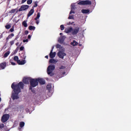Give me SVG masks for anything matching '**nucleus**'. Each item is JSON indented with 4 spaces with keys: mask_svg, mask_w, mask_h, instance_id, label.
Returning <instances> with one entry per match:
<instances>
[{
    "mask_svg": "<svg viewBox=\"0 0 131 131\" xmlns=\"http://www.w3.org/2000/svg\"><path fill=\"white\" fill-rule=\"evenodd\" d=\"M39 17H40V13L38 12L36 17L35 18V20L36 21L37 20V19H39Z\"/></svg>",
    "mask_w": 131,
    "mask_h": 131,
    "instance_id": "nucleus-25",
    "label": "nucleus"
},
{
    "mask_svg": "<svg viewBox=\"0 0 131 131\" xmlns=\"http://www.w3.org/2000/svg\"><path fill=\"white\" fill-rule=\"evenodd\" d=\"M33 13H34V9H33V7H32V9L30 10L27 15L28 18H29L30 16H32V15L33 14Z\"/></svg>",
    "mask_w": 131,
    "mask_h": 131,
    "instance_id": "nucleus-15",
    "label": "nucleus"
},
{
    "mask_svg": "<svg viewBox=\"0 0 131 131\" xmlns=\"http://www.w3.org/2000/svg\"><path fill=\"white\" fill-rule=\"evenodd\" d=\"M79 32V27H77L75 29H73L72 30V35H76Z\"/></svg>",
    "mask_w": 131,
    "mask_h": 131,
    "instance_id": "nucleus-7",
    "label": "nucleus"
},
{
    "mask_svg": "<svg viewBox=\"0 0 131 131\" xmlns=\"http://www.w3.org/2000/svg\"><path fill=\"white\" fill-rule=\"evenodd\" d=\"M57 56L59 58H60V59H64V57L66 56V53L63 52V51H59L57 53Z\"/></svg>",
    "mask_w": 131,
    "mask_h": 131,
    "instance_id": "nucleus-9",
    "label": "nucleus"
},
{
    "mask_svg": "<svg viewBox=\"0 0 131 131\" xmlns=\"http://www.w3.org/2000/svg\"><path fill=\"white\" fill-rule=\"evenodd\" d=\"M11 89L13 90L11 98L12 100H17L19 99V94L21 93V89H24V83L23 82H19L18 84L13 82L11 84Z\"/></svg>",
    "mask_w": 131,
    "mask_h": 131,
    "instance_id": "nucleus-1",
    "label": "nucleus"
},
{
    "mask_svg": "<svg viewBox=\"0 0 131 131\" xmlns=\"http://www.w3.org/2000/svg\"><path fill=\"white\" fill-rule=\"evenodd\" d=\"M20 51H23L24 50V46H21L20 48H19Z\"/></svg>",
    "mask_w": 131,
    "mask_h": 131,
    "instance_id": "nucleus-39",
    "label": "nucleus"
},
{
    "mask_svg": "<svg viewBox=\"0 0 131 131\" xmlns=\"http://www.w3.org/2000/svg\"><path fill=\"white\" fill-rule=\"evenodd\" d=\"M75 14V12H74V11L71 10V11L70 12V14Z\"/></svg>",
    "mask_w": 131,
    "mask_h": 131,
    "instance_id": "nucleus-38",
    "label": "nucleus"
},
{
    "mask_svg": "<svg viewBox=\"0 0 131 131\" xmlns=\"http://www.w3.org/2000/svg\"><path fill=\"white\" fill-rule=\"evenodd\" d=\"M55 70V65L50 64L47 68V73L50 76H54L55 73H53V71Z\"/></svg>",
    "mask_w": 131,
    "mask_h": 131,
    "instance_id": "nucleus-3",
    "label": "nucleus"
},
{
    "mask_svg": "<svg viewBox=\"0 0 131 131\" xmlns=\"http://www.w3.org/2000/svg\"><path fill=\"white\" fill-rule=\"evenodd\" d=\"M63 34L62 33H60V35H62Z\"/></svg>",
    "mask_w": 131,
    "mask_h": 131,
    "instance_id": "nucleus-52",
    "label": "nucleus"
},
{
    "mask_svg": "<svg viewBox=\"0 0 131 131\" xmlns=\"http://www.w3.org/2000/svg\"><path fill=\"white\" fill-rule=\"evenodd\" d=\"M23 25L24 27H27V23H26V20H24L23 22Z\"/></svg>",
    "mask_w": 131,
    "mask_h": 131,
    "instance_id": "nucleus-27",
    "label": "nucleus"
},
{
    "mask_svg": "<svg viewBox=\"0 0 131 131\" xmlns=\"http://www.w3.org/2000/svg\"><path fill=\"white\" fill-rule=\"evenodd\" d=\"M19 38V35H17L16 37H15L14 40H17Z\"/></svg>",
    "mask_w": 131,
    "mask_h": 131,
    "instance_id": "nucleus-44",
    "label": "nucleus"
},
{
    "mask_svg": "<svg viewBox=\"0 0 131 131\" xmlns=\"http://www.w3.org/2000/svg\"><path fill=\"white\" fill-rule=\"evenodd\" d=\"M31 79V78L30 77L24 78L23 80V81L24 83H25V84H29V82H30Z\"/></svg>",
    "mask_w": 131,
    "mask_h": 131,
    "instance_id": "nucleus-10",
    "label": "nucleus"
},
{
    "mask_svg": "<svg viewBox=\"0 0 131 131\" xmlns=\"http://www.w3.org/2000/svg\"><path fill=\"white\" fill-rule=\"evenodd\" d=\"M39 23V21H38V20H37L36 21V24L38 25Z\"/></svg>",
    "mask_w": 131,
    "mask_h": 131,
    "instance_id": "nucleus-47",
    "label": "nucleus"
},
{
    "mask_svg": "<svg viewBox=\"0 0 131 131\" xmlns=\"http://www.w3.org/2000/svg\"><path fill=\"white\" fill-rule=\"evenodd\" d=\"M45 58H46V59H49V56L46 55V56H45Z\"/></svg>",
    "mask_w": 131,
    "mask_h": 131,
    "instance_id": "nucleus-50",
    "label": "nucleus"
},
{
    "mask_svg": "<svg viewBox=\"0 0 131 131\" xmlns=\"http://www.w3.org/2000/svg\"><path fill=\"white\" fill-rule=\"evenodd\" d=\"M21 45H22V43H21L20 45H19V47L21 46Z\"/></svg>",
    "mask_w": 131,
    "mask_h": 131,
    "instance_id": "nucleus-53",
    "label": "nucleus"
},
{
    "mask_svg": "<svg viewBox=\"0 0 131 131\" xmlns=\"http://www.w3.org/2000/svg\"><path fill=\"white\" fill-rule=\"evenodd\" d=\"M14 34L12 33L10 35H8V36L6 38V40L8 41V40H9V39H10V38H12V37H13L14 36Z\"/></svg>",
    "mask_w": 131,
    "mask_h": 131,
    "instance_id": "nucleus-20",
    "label": "nucleus"
},
{
    "mask_svg": "<svg viewBox=\"0 0 131 131\" xmlns=\"http://www.w3.org/2000/svg\"><path fill=\"white\" fill-rule=\"evenodd\" d=\"M16 46H19V42H17L16 43Z\"/></svg>",
    "mask_w": 131,
    "mask_h": 131,
    "instance_id": "nucleus-51",
    "label": "nucleus"
},
{
    "mask_svg": "<svg viewBox=\"0 0 131 131\" xmlns=\"http://www.w3.org/2000/svg\"><path fill=\"white\" fill-rule=\"evenodd\" d=\"M23 41V42H28V39H24Z\"/></svg>",
    "mask_w": 131,
    "mask_h": 131,
    "instance_id": "nucleus-41",
    "label": "nucleus"
},
{
    "mask_svg": "<svg viewBox=\"0 0 131 131\" xmlns=\"http://www.w3.org/2000/svg\"><path fill=\"white\" fill-rule=\"evenodd\" d=\"M72 30H73V28H72V27H70L65 29L64 32H66V33H70L71 32L72 33Z\"/></svg>",
    "mask_w": 131,
    "mask_h": 131,
    "instance_id": "nucleus-13",
    "label": "nucleus"
},
{
    "mask_svg": "<svg viewBox=\"0 0 131 131\" xmlns=\"http://www.w3.org/2000/svg\"><path fill=\"white\" fill-rule=\"evenodd\" d=\"M13 60L14 61H16L17 63H18V61H19V57H18V56H16L14 57Z\"/></svg>",
    "mask_w": 131,
    "mask_h": 131,
    "instance_id": "nucleus-28",
    "label": "nucleus"
},
{
    "mask_svg": "<svg viewBox=\"0 0 131 131\" xmlns=\"http://www.w3.org/2000/svg\"><path fill=\"white\" fill-rule=\"evenodd\" d=\"M9 55H10V51H7L5 53L4 57V58H7V57H8V56H9Z\"/></svg>",
    "mask_w": 131,
    "mask_h": 131,
    "instance_id": "nucleus-24",
    "label": "nucleus"
},
{
    "mask_svg": "<svg viewBox=\"0 0 131 131\" xmlns=\"http://www.w3.org/2000/svg\"><path fill=\"white\" fill-rule=\"evenodd\" d=\"M37 4H38V1H36L34 2V5L32 7L34 9V8H36L37 7Z\"/></svg>",
    "mask_w": 131,
    "mask_h": 131,
    "instance_id": "nucleus-26",
    "label": "nucleus"
},
{
    "mask_svg": "<svg viewBox=\"0 0 131 131\" xmlns=\"http://www.w3.org/2000/svg\"><path fill=\"white\" fill-rule=\"evenodd\" d=\"M28 38L29 39H30V38H31V36L30 35H29L28 36Z\"/></svg>",
    "mask_w": 131,
    "mask_h": 131,
    "instance_id": "nucleus-48",
    "label": "nucleus"
},
{
    "mask_svg": "<svg viewBox=\"0 0 131 131\" xmlns=\"http://www.w3.org/2000/svg\"><path fill=\"white\" fill-rule=\"evenodd\" d=\"M37 80L38 81V82H39V83L41 85H42L43 84H46V81H45V80H43L42 78H38V79H37Z\"/></svg>",
    "mask_w": 131,
    "mask_h": 131,
    "instance_id": "nucleus-11",
    "label": "nucleus"
},
{
    "mask_svg": "<svg viewBox=\"0 0 131 131\" xmlns=\"http://www.w3.org/2000/svg\"><path fill=\"white\" fill-rule=\"evenodd\" d=\"M10 118V115L9 114H4L3 115L1 118V121L3 123H5V122H7L9 120Z\"/></svg>",
    "mask_w": 131,
    "mask_h": 131,
    "instance_id": "nucleus-5",
    "label": "nucleus"
},
{
    "mask_svg": "<svg viewBox=\"0 0 131 131\" xmlns=\"http://www.w3.org/2000/svg\"><path fill=\"white\" fill-rule=\"evenodd\" d=\"M65 38H66V37L64 36H61L58 39L59 42L60 43H63V42H64V40H65Z\"/></svg>",
    "mask_w": 131,
    "mask_h": 131,
    "instance_id": "nucleus-12",
    "label": "nucleus"
},
{
    "mask_svg": "<svg viewBox=\"0 0 131 131\" xmlns=\"http://www.w3.org/2000/svg\"><path fill=\"white\" fill-rule=\"evenodd\" d=\"M23 58L24 60H25L26 59V54H23Z\"/></svg>",
    "mask_w": 131,
    "mask_h": 131,
    "instance_id": "nucleus-37",
    "label": "nucleus"
},
{
    "mask_svg": "<svg viewBox=\"0 0 131 131\" xmlns=\"http://www.w3.org/2000/svg\"><path fill=\"white\" fill-rule=\"evenodd\" d=\"M27 0H22L21 1V4H24V3H26V2L27 1Z\"/></svg>",
    "mask_w": 131,
    "mask_h": 131,
    "instance_id": "nucleus-45",
    "label": "nucleus"
},
{
    "mask_svg": "<svg viewBox=\"0 0 131 131\" xmlns=\"http://www.w3.org/2000/svg\"><path fill=\"white\" fill-rule=\"evenodd\" d=\"M24 125H25V123L24 122L22 121L19 123V126L21 127V128H22Z\"/></svg>",
    "mask_w": 131,
    "mask_h": 131,
    "instance_id": "nucleus-22",
    "label": "nucleus"
},
{
    "mask_svg": "<svg viewBox=\"0 0 131 131\" xmlns=\"http://www.w3.org/2000/svg\"><path fill=\"white\" fill-rule=\"evenodd\" d=\"M78 5H79L80 6H91V5H92V1H90L89 0L80 1L79 3H78Z\"/></svg>",
    "mask_w": 131,
    "mask_h": 131,
    "instance_id": "nucleus-4",
    "label": "nucleus"
},
{
    "mask_svg": "<svg viewBox=\"0 0 131 131\" xmlns=\"http://www.w3.org/2000/svg\"><path fill=\"white\" fill-rule=\"evenodd\" d=\"M71 45L73 47H75V46H77V45H78V43L76 42V40H73V42L71 43Z\"/></svg>",
    "mask_w": 131,
    "mask_h": 131,
    "instance_id": "nucleus-21",
    "label": "nucleus"
},
{
    "mask_svg": "<svg viewBox=\"0 0 131 131\" xmlns=\"http://www.w3.org/2000/svg\"><path fill=\"white\" fill-rule=\"evenodd\" d=\"M5 28L6 29H10L11 28V25H7L5 26Z\"/></svg>",
    "mask_w": 131,
    "mask_h": 131,
    "instance_id": "nucleus-29",
    "label": "nucleus"
},
{
    "mask_svg": "<svg viewBox=\"0 0 131 131\" xmlns=\"http://www.w3.org/2000/svg\"><path fill=\"white\" fill-rule=\"evenodd\" d=\"M27 3L28 5H31L32 4V0H28Z\"/></svg>",
    "mask_w": 131,
    "mask_h": 131,
    "instance_id": "nucleus-31",
    "label": "nucleus"
},
{
    "mask_svg": "<svg viewBox=\"0 0 131 131\" xmlns=\"http://www.w3.org/2000/svg\"><path fill=\"white\" fill-rule=\"evenodd\" d=\"M30 83L31 86L29 88V90H31V91L33 92V90H32V88H35V86H37V85H38L37 79L31 78L30 81Z\"/></svg>",
    "mask_w": 131,
    "mask_h": 131,
    "instance_id": "nucleus-2",
    "label": "nucleus"
},
{
    "mask_svg": "<svg viewBox=\"0 0 131 131\" xmlns=\"http://www.w3.org/2000/svg\"><path fill=\"white\" fill-rule=\"evenodd\" d=\"M15 40H12L10 41V46H13Z\"/></svg>",
    "mask_w": 131,
    "mask_h": 131,
    "instance_id": "nucleus-35",
    "label": "nucleus"
},
{
    "mask_svg": "<svg viewBox=\"0 0 131 131\" xmlns=\"http://www.w3.org/2000/svg\"><path fill=\"white\" fill-rule=\"evenodd\" d=\"M65 68H66V67L63 66H61L59 68V69H60V70H61V69H65Z\"/></svg>",
    "mask_w": 131,
    "mask_h": 131,
    "instance_id": "nucleus-36",
    "label": "nucleus"
},
{
    "mask_svg": "<svg viewBox=\"0 0 131 131\" xmlns=\"http://www.w3.org/2000/svg\"><path fill=\"white\" fill-rule=\"evenodd\" d=\"M74 21H73L72 23L71 21H70L68 23H67V25H73L74 24Z\"/></svg>",
    "mask_w": 131,
    "mask_h": 131,
    "instance_id": "nucleus-33",
    "label": "nucleus"
},
{
    "mask_svg": "<svg viewBox=\"0 0 131 131\" xmlns=\"http://www.w3.org/2000/svg\"><path fill=\"white\" fill-rule=\"evenodd\" d=\"M25 63H26V61L25 60H17V63L18 64V65H24V64H25Z\"/></svg>",
    "mask_w": 131,
    "mask_h": 131,
    "instance_id": "nucleus-17",
    "label": "nucleus"
},
{
    "mask_svg": "<svg viewBox=\"0 0 131 131\" xmlns=\"http://www.w3.org/2000/svg\"><path fill=\"white\" fill-rule=\"evenodd\" d=\"M29 30H35V27L33 26H30L29 27Z\"/></svg>",
    "mask_w": 131,
    "mask_h": 131,
    "instance_id": "nucleus-23",
    "label": "nucleus"
},
{
    "mask_svg": "<svg viewBox=\"0 0 131 131\" xmlns=\"http://www.w3.org/2000/svg\"><path fill=\"white\" fill-rule=\"evenodd\" d=\"M81 13H82V14H88V13H90V10H89V9H82L81 10Z\"/></svg>",
    "mask_w": 131,
    "mask_h": 131,
    "instance_id": "nucleus-19",
    "label": "nucleus"
},
{
    "mask_svg": "<svg viewBox=\"0 0 131 131\" xmlns=\"http://www.w3.org/2000/svg\"><path fill=\"white\" fill-rule=\"evenodd\" d=\"M53 50H54V47H52L49 54L50 58H51V59H54V58L56 57V52H53Z\"/></svg>",
    "mask_w": 131,
    "mask_h": 131,
    "instance_id": "nucleus-8",
    "label": "nucleus"
},
{
    "mask_svg": "<svg viewBox=\"0 0 131 131\" xmlns=\"http://www.w3.org/2000/svg\"><path fill=\"white\" fill-rule=\"evenodd\" d=\"M28 33H29V32H28V31H27V30H26V31H25V34L27 35V34H28Z\"/></svg>",
    "mask_w": 131,
    "mask_h": 131,
    "instance_id": "nucleus-46",
    "label": "nucleus"
},
{
    "mask_svg": "<svg viewBox=\"0 0 131 131\" xmlns=\"http://www.w3.org/2000/svg\"><path fill=\"white\" fill-rule=\"evenodd\" d=\"M74 5H71V10H74L75 8H74Z\"/></svg>",
    "mask_w": 131,
    "mask_h": 131,
    "instance_id": "nucleus-43",
    "label": "nucleus"
},
{
    "mask_svg": "<svg viewBox=\"0 0 131 131\" xmlns=\"http://www.w3.org/2000/svg\"><path fill=\"white\" fill-rule=\"evenodd\" d=\"M4 124H1L0 125V128H4Z\"/></svg>",
    "mask_w": 131,
    "mask_h": 131,
    "instance_id": "nucleus-42",
    "label": "nucleus"
},
{
    "mask_svg": "<svg viewBox=\"0 0 131 131\" xmlns=\"http://www.w3.org/2000/svg\"><path fill=\"white\" fill-rule=\"evenodd\" d=\"M68 19H72L73 20H74V16H73V15H69V16L68 17Z\"/></svg>",
    "mask_w": 131,
    "mask_h": 131,
    "instance_id": "nucleus-30",
    "label": "nucleus"
},
{
    "mask_svg": "<svg viewBox=\"0 0 131 131\" xmlns=\"http://www.w3.org/2000/svg\"><path fill=\"white\" fill-rule=\"evenodd\" d=\"M60 28L61 30H64V29H65V27H64L63 25H60Z\"/></svg>",
    "mask_w": 131,
    "mask_h": 131,
    "instance_id": "nucleus-32",
    "label": "nucleus"
},
{
    "mask_svg": "<svg viewBox=\"0 0 131 131\" xmlns=\"http://www.w3.org/2000/svg\"><path fill=\"white\" fill-rule=\"evenodd\" d=\"M57 62H58V61H57L56 59H51L49 60V63L50 64H56V63H57Z\"/></svg>",
    "mask_w": 131,
    "mask_h": 131,
    "instance_id": "nucleus-18",
    "label": "nucleus"
},
{
    "mask_svg": "<svg viewBox=\"0 0 131 131\" xmlns=\"http://www.w3.org/2000/svg\"><path fill=\"white\" fill-rule=\"evenodd\" d=\"M6 67H7V62H3L0 63V68H1V69L4 70Z\"/></svg>",
    "mask_w": 131,
    "mask_h": 131,
    "instance_id": "nucleus-14",
    "label": "nucleus"
},
{
    "mask_svg": "<svg viewBox=\"0 0 131 131\" xmlns=\"http://www.w3.org/2000/svg\"><path fill=\"white\" fill-rule=\"evenodd\" d=\"M9 31H10V32H13L14 31V26H13L9 30Z\"/></svg>",
    "mask_w": 131,
    "mask_h": 131,
    "instance_id": "nucleus-34",
    "label": "nucleus"
},
{
    "mask_svg": "<svg viewBox=\"0 0 131 131\" xmlns=\"http://www.w3.org/2000/svg\"><path fill=\"white\" fill-rule=\"evenodd\" d=\"M11 64L13 65V66H15V65H16V63H15V62H11Z\"/></svg>",
    "mask_w": 131,
    "mask_h": 131,
    "instance_id": "nucleus-49",
    "label": "nucleus"
},
{
    "mask_svg": "<svg viewBox=\"0 0 131 131\" xmlns=\"http://www.w3.org/2000/svg\"><path fill=\"white\" fill-rule=\"evenodd\" d=\"M15 12H16V14H17V13L19 12V10H18V9L17 8L13 9L11 10H10L9 13V14H13L14 13H15Z\"/></svg>",
    "mask_w": 131,
    "mask_h": 131,
    "instance_id": "nucleus-16",
    "label": "nucleus"
},
{
    "mask_svg": "<svg viewBox=\"0 0 131 131\" xmlns=\"http://www.w3.org/2000/svg\"><path fill=\"white\" fill-rule=\"evenodd\" d=\"M56 48L57 49H60V48H61V45L57 44L56 46Z\"/></svg>",
    "mask_w": 131,
    "mask_h": 131,
    "instance_id": "nucleus-40",
    "label": "nucleus"
},
{
    "mask_svg": "<svg viewBox=\"0 0 131 131\" xmlns=\"http://www.w3.org/2000/svg\"><path fill=\"white\" fill-rule=\"evenodd\" d=\"M29 9V5H22L18 9V12H22V11H26Z\"/></svg>",
    "mask_w": 131,
    "mask_h": 131,
    "instance_id": "nucleus-6",
    "label": "nucleus"
}]
</instances>
